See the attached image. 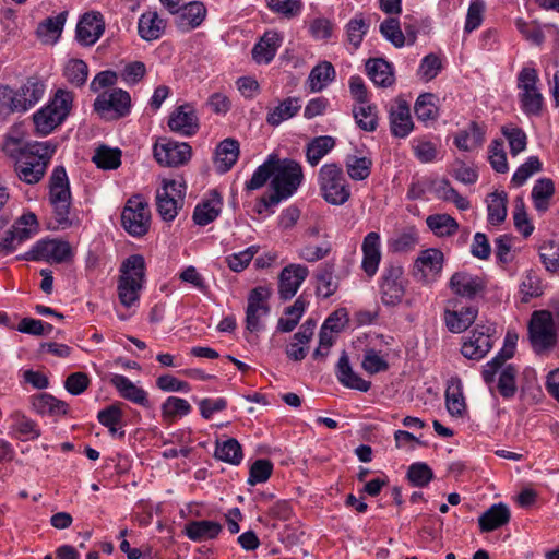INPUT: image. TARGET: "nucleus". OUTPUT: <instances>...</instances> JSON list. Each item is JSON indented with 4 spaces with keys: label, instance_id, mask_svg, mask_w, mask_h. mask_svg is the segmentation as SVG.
Returning <instances> with one entry per match:
<instances>
[{
    "label": "nucleus",
    "instance_id": "nucleus-47",
    "mask_svg": "<svg viewBox=\"0 0 559 559\" xmlns=\"http://www.w3.org/2000/svg\"><path fill=\"white\" fill-rule=\"evenodd\" d=\"M487 221L492 226H498L506 221L508 194L504 191H495L487 199Z\"/></svg>",
    "mask_w": 559,
    "mask_h": 559
},
{
    "label": "nucleus",
    "instance_id": "nucleus-1",
    "mask_svg": "<svg viewBox=\"0 0 559 559\" xmlns=\"http://www.w3.org/2000/svg\"><path fill=\"white\" fill-rule=\"evenodd\" d=\"M57 148L58 143L53 140L26 141L24 132L17 126L8 131L2 143L3 153L14 162L16 177L31 186L44 179Z\"/></svg>",
    "mask_w": 559,
    "mask_h": 559
},
{
    "label": "nucleus",
    "instance_id": "nucleus-25",
    "mask_svg": "<svg viewBox=\"0 0 559 559\" xmlns=\"http://www.w3.org/2000/svg\"><path fill=\"white\" fill-rule=\"evenodd\" d=\"M175 14L176 27L182 33H188L198 28L203 23L207 10L202 2L192 1L182 5Z\"/></svg>",
    "mask_w": 559,
    "mask_h": 559
},
{
    "label": "nucleus",
    "instance_id": "nucleus-14",
    "mask_svg": "<svg viewBox=\"0 0 559 559\" xmlns=\"http://www.w3.org/2000/svg\"><path fill=\"white\" fill-rule=\"evenodd\" d=\"M169 130L181 136H193L200 129V120L194 106L190 103L176 106L168 116Z\"/></svg>",
    "mask_w": 559,
    "mask_h": 559
},
{
    "label": "nucleus",
    "instance_id": "nucleus-48",
    "mask_svg": "<svg viewBox=\"0 0 559 559\" xmlns=\"http://www.w3.org/2000/svg\"><path fill=\"white\" fill-rule=\"evenodd\" d=\"M428 228L437 237H452L460 228L457 221L449 214H431L426 218Z\"/></svg>",
    "mask_w": 559,
    "mask_h": 559
},
{
    "label": "nucleus",
    "instance_id": "nucleus-42",
    "mask_svg": "<svg viewBox=\"0 0 559 559\" xmlns=\"http://www.w3.org/2000/svg\"><path fill=\"white\" fill-rule=\"evenodd\" d=\"M68 12H60L41 21L36 29L37 37L45 44L55 43L61 35L66 24Z\"/></svg>",
    "mask_w": 559,
    "mask_h": 559
},
{
    "label": "nucleus",
    "instance_id": "nucleus-8",
    "mask_svg": "<svg viewBox=\"0 0 559 559\" xmlns=\"http://www.w3.org/2000/svg\"><path fill=\"white\" fill-rule=\"evenodd\" d=\"M407 281L404 270L399 264H389L379 278V295L385 307H396L402 304L406 293Z\"/></svg>",
    "mask_w": 559,
    "mask_h": 559
},
{
    "label": "nucleus",
    "instance_id": "nucleus-30",
    "mask_svg": "<svg viewBox=\"0 0 559 559\" xmlns=\"http://www.w3.org/2000/svg\"><path fill=\"white\" fill-rule=\"evenodd\" d=\"M478 309L474 306L461 307L460 309L444 310L443 319L445 326L452 333L466 331L476 320Z\"/></svg>",
    "mask_w": 559,
    "mask_h": 559
},
{
    "label": "nucleus",
    "instance_id": "nucleus-23",
    "mask_svg": "<svg viewBox=\"0 0 559 559\" xmlns=\"http://www.w3.org/2000/svg\"><path fill=\"white\" fill-rule=\"evenodd\" d=\"M317 322L313 319H307L299 328L298 332L293 335L292 341L287 344L285 353L288 359L293 361H301L308 354V344L311 341Z\"/></svg>",
    "mask_w": 559,
    "mask_h": 559
},
{
    "label": "nucleus",
    "instance_id": "nucleus-17",
    "mask_svg": "<svg viewBox=\"0 0 559 559\" xmlns=\"http://www.w3.org/2000/svg\"><path fill=\"white\" fill-rule=\"evenodd\" d=\"M105 22L99 12H88L81 16L75 28V39L81 46H93L104 34Z\"/></svg>",
    "mask_w": 559,
    "mask_h": 559
},
{
    "label": "nucleus",
    "instance_id": "nucleus-49",
    "mask_svg": "<svg viewBox=\"0 0 559 559\" xmlns=\"http://www.w3.org/2000/svg\"><path fill=\"white\" fill-rule=\"evenodd\" d=\"M519 370L512 365L508 364L506 367L499 369L497 376V391L504 400H511L515 396L518 391L516 377Z\"/></svg>",
    "mask_w": 559,
    "mask_h": 559
},
{
    "label": "nucleus",
    "instance_id": "nucleus-58",
    "mask_svg": "<svg viewBox=\"0 0 559 559\" xmlns=\"http://www.w3.org/2000/svg\"><path fill=\"white\" fill-rule=\"evenodd\" d=\"M306 309V302L299 297L295 302L285 309V317L278 319L277 331L288 333L298 324Z\"/></svg>",
    "mask_w": 559,
    "mask_h": 559
},
{
    "label": "nucleus",
    "instance_id": "nucleus-61",
    "mask_svg": "<svg viewBox=\"0 0 559 559\" xmlns=\"http://www.w3.org/2000/svg\"><path fill=\"white\" fill-rule=\"evenodd\" d=\"M501 132L508 141L510 154L516 156L527 146V135L524 130L514 124L503 126Z\"/></svg>",
    "mask_w": 559,
    "mask_h": 559
},
{
    "label": "nucleus",
    "instance_id": "nucleus-44",
    "mask_svg": "<svg viewBox=\"0 0 559 559\" xmlns=\"http://www.w3.org/2000/svg\"><path fill=\"white\" fill-rule=\"evenodd\" d=\"M445 406L452 417H463L466 412V402L463 385L460 379H452L445 390Z\"/></svg>",
    "mask_w": 559,
    "mask_h": 559
},
{
    "label": "nucleus",
    "instance_id": "nucleus-15",
    "mask_svg": "<svg viewBox=\"0 0 559 559\" xmlns=\"http://www.w3.org/2000/svg\"><path fill=\"white\" fill-rule=\"evenodd\" d=\"M153 152L156 162L167 167L185 165L192 156V148L188 143L170 140L155 144Z\"/></svg>",
    "mask_w": 559,
    "mask_h": 559
},
{
    "label": "nucleus",
    "instance_id": "nucleus-39",
    "mask_svg": "<svg viewBox=\"0 0 559 559\" xmlns=\"http://www.w3.org/2000/svg\"><path fill=\"white\" fill-rule=\"evenodd\" d=\"M119 282H145L146 263L141 254H131L122 261L119 267Z\"/></svg>",
    "mask_w": 559,
    "mask_h": 559
},
{
    "label": "nucleus",
    "instance_id": "nucleus-37",
    "mask_svg": "<svg viewBox=\"0 0 559 559\" xmlns=\"http://www.w3.org/2000/svg\"><path fill=\"white\" fill-rule=\"evenodd\" d=\"M32 406L34 412L41 416L59 417L69 413L68 403L48 393L34 396Z\"/></svg>",
    "mask_w": 559,
    "mask_h": 559
},
{
    "label": "nucleus",
    "instance_id": "nucleus-51",
    "mask_svg": "<svg viewBox=\"0 0 559 559\" xmlns=\"http://www.w3.org/2000/svg\"><path fill=\"white\" fill-rule=\"evenodd\" d=\"M372 160L368 156L348 154L345 157V168L348 177L354 181H362L371 174Z\"/></svg>",
    "mask_w": 559,
    "mask_h": 559
},
{
    "label": "nucleus",
    "instance_id": "nucleus-33",
    "mask_svg": "<svg viewBox=\"0 0 559 559\" xmlns=\"http://www.w3.org/2000/svg\"><path fill=\"white\" fill-rule=\"evenodd\" d=\"M223 199L221 194L213 190L210 198L200 202L193 211L192 219L195 225L206 226L214 222L221 214Z\"/></svg>",
    "mask_w": 559,
    "mask_h": 559
},
{
    "label": "nucleus",
    "instance_id": "nucleus-45",
    "mask_svg": "<svg viewBox=\"0 0 559 559\" xmlns=\"http://www.w3.org/2000/svg\"><path fill=\"white\" fill-rule=\"evenodd\" d=\"M335 139L330 135L313 138L306 145V160L312 167L317 166L335 147Z\"/></svg>",
    "mask_w": 559,
    "mask_h": 559
},
{
    "label": "nucleus",
    "instance_id": "nucleus-18",
    "mask_svg": "<svg viewBox=\"0 0 559 559\" xmlns=\"http://www.w3.org/2000/svg\"><path fill=\"white\" fill-rule=\"evenodd\" d=\"M309 275V270L302 264H288L278 276V296L282 300L292 299Z\"/></svg>",
    "mask_w": 559,
    "mask_h": 559
},
{
    "label": "nucleus",
    "instance_id": "nucleus-9",
    "mask_svg": "<svg viewBox=\"0 0 559 559\" xmlns=\"http://www.w3.org/2000/svg\"><path fill=\"white\" fill-rule=\"evenodd\" d=\"M528 336L536 353L551 348L556 343L554 318L548 310H536L528 323Z\"/></svg>",
    "mask_w": 559,
    "mask_h": 559
},
{
    "label": "nucleus",
    "instance_id": "nucleus-26",
    "mask_svg": "<svg viewBox=\"0 0 559 559\" xmlns=\"http://www.w3.org/2000/svg\"><path fill=\"white\" fill-rule=\"evenodd\" d=\"M487 126L484 122L471 121L465 129L454 135V145L462 152L479 148L486 141Z\"/></svg>",
    "mask_w": 559,
    "mask_h": 559
},
{
    "label": "nucleus",
    "instance_id": "nucleus-21",
    "mask_svg": "<svg viewBox=\"0 0 559 559\" xmlns=\"http://www.w3.org/2000/svg\"><path fill=\"white\" fill-rule=\"evenodd\" d=\"M361 252V269L369 278H372L377 274L382 260L381 236L379 233L369 231L364 237Z\"/></svg>",
    "mask_w": 559,
    "mask_h": 559
},
{
    "label": "nucleus",
    "instance_id": "nucleus-55",
    "mask_svg": "<svg viewBox=\"0 0 559 559\" xmlns=\"http://www.w3.org/2000/svg\"><path fill=\"white\" fill-rule=\"evenodd\" d=\"M353 116L357 126L361 130L366 132H373L377 130L379 118L376 105L368 103L360 106H354Z\"/></svg>",
    "mask_w": 559,
    "mask_h": 559
},
{
    "label": "nucleus",
    "instance_id": "nucleus-38",
    "mask_svg": "<svg viewBox=\"0 0 559 559\" xmlns=\"http://www.w3.org/2000/svg\"><path fill=\"white\" fill-rule=\"evenodd\" d=\"M223 530V526L215 521L201 520L190 521L185 525V535L193 542H203L216 538Z\"/></svg>",
    "mask_w": 559,
    "mask_h": 559
},
{
    "label": "nucleus",
    "instance_id": "nucleus-32",
    "mask_svg": "<svg viewBox=\"0 0 559 559\" xmlns=\"http://www.w3.org/2000/svg\"><path fill=\"white\" fill-rule=\"evenodd\" d=\"M366 73L377 86L390 87L395 83L393 64L383 58H369L366 61Z\"/></svg>",
    "mask_w": 559,
    "mask_h": 559
},
{
    "label": "nucleus",
    "instance_id": "nucleus-7",
    "mask_svg": "<svg viewBox=\"0 0 559 559\" xmlns=\"http://www.w3.org/2000/svg\"><path fill=\"white\" fill-rule=\"evenodd\" d=\"M185 182L175 179H164L162 186L156 190V210L164 222H173L180 209H182L186 197Z\"/></svg>",
    "mask_w": 559,
    "mask_h": 559
},
{
    "label": "nucleus",
    "instance_id": "nucleus-13",
    "mask_svg": "<svg viewBox=\"0 0 559 559\" xmlns=\"http://www.w3.org/2000/svg\"><path fill=\"white\" fill-rule=\"evenodd\" d=\"M94 110L99 115L111 112V118L127 117L131 111V96L122 88L103 92L94 100Z\"/></svg>",
    "mask_w": 559,
    "mask_h": 559
},
{
    "label": "nucleus",
    "instance_id": "nucleus-43",
    "mask_svg": "<svg viewBox=\"0 0 559 559\" xmlns=\"http://www.w3.org/2000/svg\"><path fill=\"white\" fill-rule=\"evenodd\" d=\"M419 242L416 227L408 226L397 231L388 240V248L393 253H407L413 251Z\"/></svg>",
    "mask_w": 559,
    "mask_h": 559
},
{
    "label": "nucleus",
    "instance_id": "nucleus-11",
    "mask_svg": "<svg viewBox=\"0 0 559 559\" xmlns=\"http://www.w3.org/2000/svg\"><path fill=\"white\" fill-rule=\"evenodd\" d=\"M271 295L272 289L269 286H257L249 292L245 320L247 331L254 333L264 328L262 318L270 313L269 299Z\"/></svg>",
    "mask_w": 559,
    "mask_h": 559
},
{
    "label": "nucleus",
    "instance_id": "nucleus-27",
    "mask_svg": "<svg viewBox=\"0 0 559 559\" xmlns=\"http://www.w3.org/2000/svg\"><path fill=\"white\" fill-rule=\"evenodd\" d=\"M283 35L277 31H266L252 48V59L258 64H269L282 46Z\"/></svg>",
    "mask_w": 559,
    "mask_h": 559
},
{
    "label": "nucleus",
    "instance_id": "nucleus-10",
    "mask_svg": "<svg viewBox=\"0 0 559 559\" xmlns=\"http://www.w3.org/2000/svg\"><path fill=\"white\" fill-rule=\"evenodd\" d=\"M443 264L444 254L440 249L421 250L414 261L412 275L421 284H432L441 276Z\"/></svg>",
    "mask_w": 559,
    "mask_h": 559
},
{
    "label": "nucleus",
    "instance_id": "nucleus-50",
    "mask_svg": "<svg viewBox=\"0 0 559 559\" xmlns=\"http://www.w3.org/2000/svg\"><path fill=\"white\" fill-rule=\"evenodd\" d=\"M334 264L324 263L316 273V293L319 297L324 299L331 297L338 287V283L334 280Z\"/></svg>",
    "mask_w": 559,
    "mask_h": 559
},
{
    "label": "nucleus",
    "instance_id": "nucleus-52",
    "mask_svg": "<svg viewBox=\"0 0 559 559\" xmlns=\"http://www.w3.org/2000/svg\"><path fill=\"white\" fill-rule=\"evenodd\" d=\"M11 428L22 442L34 441L41 436L38 424L25 415H16Z\"/></svg>",
    "mask_w": 559,
    "mask_h": 559
},
{
    "label": "nucleus",
    "instance_id": "nucleus-29",
    "mask_svg": "<svg viewBox=\"0 0 559 559\" xmlns=\"http://www.w3.org/2000/svg\"><path fill=\"white\" fill-rule=\"evenodd\" d=\"M556 194L555 181L549 177L538 178L531 190V200L534 210L543 215L549 211L552 199Z\"/></svg>",
    "mask_w": 559,
    "mask_h": 559
},
{
    "label": "nucleus",
    "instance_id": "nucleus-2",
    "mask_svg": "<svg viewBox=\"0 0 559 559\" xmlns=\"http://www.w3.org/2000/svg\"><path fill=\"white\" fill-rule=\"evenodd\" d=\"M274 174L270 182L272 193L262 195L257 204L259 214L293 197L304 181L300 163L292 158H280L275 154Z\"/></svg>",
    "mask_w": 559,
    "mask_h": 559
},
{
    "label": "nucleus",
    "instance_id": "nucleus-5",
    "mask_svg": "<svg viewBox=\"0 0 559 559\" xmlns=\"http://www.w3.org/2000/svg\"><path fill=\"white\" fill-rule=\"evenodd\" d=\"M538 83V71L534 67L525 66L516 75L520 108L527 117H540L544 111L545 98Z\"/></svg>",
    "mask_w": 559,
    "mask_h": 559
},
{
    "label": "nucleus",
    "instance_id": "nucleus-56",
    "mask_svg": "<svg viewBox=\"0 0 559 559\" xmlns=\"http://www.w3.org/2000/svg\"><path fill=\"white\" fill-rule=\"evenodd\" d=\"M214 455L217 460L231 465H239L243 459L242 448L235 438L217 442Z\"/></svg>",
    "mask_w": 559,
    "mask_h": 559
},
{
    "label": "nucleus",
    "instance_id": "nucleus-41",
    "mask_svg": "<svg viewBox=\"0 0 559 559\" xmlns=\"http://www.w3.org/2000/svg\"><path fill=\"white\" fill-rule=\"evenodd\" d=\"M514 353L515 348L512 345V343L510 345L503 344V347L497 353V355L483 367V380L489 386L491 392L492 384L496 381V376L499 369L508 365L506 364L507 360L512 358L514 356Z\"/></svg>",
    "mask_w": 559,
    "mask_h": 559
},
{
    "label": "nucleus",
    "instance_id": "nucleus-54",
    "mask_svg": "<svg viewBox=\"0 0 559 559\" xmlns=\"http://www.w3.org/2000/svg\"><path fill=\"white\" fill-rule=\"evenodd\" d=\"M275 154H270L267 158L261 164L252 174L250 180L245 183V188L248 191L258 190L270 180H272L274 174Z\"/></svg>",
    "mask_w": 559,
    "mask_h": 559
},
{
    "label": "nucleus",
    "instance_id": "nucleus-60",
    "mask_svg": "<svg viewBox=\"0 0 559 559\" xmlns=\"http://www.w3.org/2000/svg\"><path fill=\"white\" fill-rule=\"evenodd\" d=\"M67 81L73 86H83L88 78V66L82 59H70L63 70Z\"/></svg>",
    "mask_w": 559,
    "mask_h": 559
},
{
    "label": "nucleus",
    "instance_id": "nucleus-36",
    "mask_svg": "<svg viewBox=\"0 0 559 559\" xmlns=\"http://www.w3.org/2000/svg\"><path fill=\"white\" fill-rule=\"evenodd\" d=\"M301 109V99L299 97H286L276 106L269 108L266 123L271 127H278L282 122L294 118Z\"/></svg>",
    "mask_w": 559,
    "mask_h": 559
},
{
    "label": "nucleus",
    "instance_id": "nucleus-35",
    "mask_svg": "<svg viewBox=\"0 0 559 559\" xmlns=\"http://www.w3.org/2000/svg\"><path fill=\"white\" fill-rule=\"evenodd\" d=\"M510 519L509 507L502 502L495 503L478 518L479 530L483 533L492 532L507 525Z\"/></svg>",
    "mask_w": 559,
    "mask_h": 559
},
{
    "label": "nucleus",
    "instance_id": "nucleus-19",
    "mask_svg": "<svg viewBox=\"0 0 559 559\" xmlns=\"http://www.w3.org/2000/svg\"><path fill=\"white\" fill-rule=\"evenodd\" d=\"M47 91V82L40 76L34 75L15 90L21 114H25L34 108L45 96Z\"/></svg>",
    "mask_w": 559,
    "mask_h": 559
},
{
    "label": "nucleus",
    "instance_id": "nucleus-31",
    "mask_svg": "<svg viewBox=\"0 0 559 559\" xmlns=\"http://www.w3.org/2000/svg\"><path fill=\"white\" fill-rule=\"evenodd\" d=\"M167 22L156 11L148 10L138 21V34L145 41L159 39L166 29Z\"/></svg>",
    "mask_w": 559,
    "mask_h": 559
},
{
    "label": "nucleus",
    "instance_id": "nucleus-20",
    "mask_svg": "<svg viewBox=\"0 0 559 559\" xmlns=\"http://www.w3.org/2000/svg\"><path fill=\"white\" fill-rule=\"evenodd\" d=\"M390 130L393 136L404 139L414 129L411 108L406 100L397 98L389 109Z\"/></svg>",
    "mask_w": 559,
    "mask_h": 559
},
{
    "label": "nucleus",
    "instance_id": "nucleus-4",
    "mask_svg": "<svg viewBox=\"0 0 559 559\" xmlns=\"http://www.w3.org/2000/svg\"><path fill=\"white\" fill-rule=\"evenodd\" d=\"M73 103V92L58 88L48 103L33 114L34 133L39 136L51 134L67 120Z\"/></svg>",
    "mask_w": 559,
    "mask_h": 559
},
{
    "label": "nucleus",
    "instance_id": "nucleus-64",
    "mask_svg": "<svg viewBox=\"0 0 559 559\" xmlns=\"http://www.w3.org/2000/svg\"><path fill=\"white\" fill-rule=\"evenodd\" d=\"M38 221L34 213L23 214L12 226V233L21 245L37 233Z\"/></svg>",
    "mask_w": 559,
    "mask_h": 559
},
{
    "label": "nucleus",
    "instance_id": "nucleus-40",
    "mask_svg": "<svg viewBox=\"0 0 559 559\" xmlns=\"http://www.w3.org/2000/svg\"><path fill=\"white\" fill-rule=\"evenodd\" d=\"M239 143L237 140L227 138L223 140L215 151V164L219 173H227L236 164L239 157Z\"/></svg>",
    "mask_w": 559,
    "mask_h": 559
},
{
    "label": "nucleus",
    "instance_id": "nucleus-57",
    "mask_svg": "<svg viewBox=\"0 0 559 559\" xmlns=\"http://www.w3.org/2000/svg\"><path fill=\"white\" fill-rule=\"evenodd\" d=\"M145 282H119L117 281L118 299L126 308H131L139 304L141 292Z\"/></svg>",
    "mask_w": 559,
    "mask_h": 559
},
{
    "label": "nucleus",
    "instance_id": "nucleus-63",
    "mask_svg": "<svg viewBox=\"0 0 559 559\" xmlns=\"http://www.w3.org/2000/svg\"><path fill=\"white\" fill-rule=\"evenodd\" d=\"M433 471L427 463L415 462L408 466L406 478L414 487L424 488L433 479Z\"/></svg>",
    "mask_w": 559,
    "mask_h": 559
},
{
    "label": "nucleus",
    "instance_id": "nucleus-46",
    "mask_svg": "<svg viewBox=\"0 0 559 559\" xmlns=\"http://www.w3.org/2000/svg\"><path fill=\"white\" fill-rule=\"evenodd\" d=\"M370 23L365 19L362 13H356L345 25V35L347 43L356 51L362 44L365 36L368 34Z\"/></svg>",
    "mask_w": 559,
    "mask_h": 559
},
{
    "label": "nucleus",
    "instance_id": "nucleus-24",
    "mask_svg": "<svg viewBox=\"0 0 559 559\" xmlns=\"http://www.w3.org/2000/svg\"><path fill=\"white\" fill-rule=\"evenodd\" d=\"M109 382L117 390L120 397L143 408L152 406L148 393L143 388L135 385L128 377L114 373Z\"/></svg>",
    "mask_w": 559,
    "mask_h": 559
},
{
    "label": "nucleus",
    "instance_id": "nucleus-62",
    "mask_svg": "<svg viewBox=\"0 0 559 559\" xmlns=\"http://www.w3.org/2000/svg\"><path fill=\"white\" fill-rule=\"evenodd\" d=\"M543 170V163L538 156H530L527 159L521 164L511 178V183L519 188L522 187L528 178L533 175L540 173Z\"/></svg>",
    "mask_w": 559,
    "mask_h": 559
},
{
    "label": "nucleus",
    "instance_id": "nucleus-3",
    "mask_svg": "<svg viewBox=\"0 0 559 559\" xmlns=\"http://www.w3.org/2000/svg\"><path fill=\"white\" fill-rule=\"evenodd\" d=\"M48 200L52 207L50 229H68L73 225L71 217L72 194L66 168L56 166L48 180Z\"/></svg>",
    "mask_w": 559,
    "mask_h": 559
},
{
    "label": "nucleus",
    "instance_id": "nucleus-34",
    "mask_svg": "<svg viewBox=\"0 0 559 559\" xmlns=\"http://www.w3.org/2000/svg\"><path fill=\"white\" fill-rule=\"evenodd\" d=\"M336 378L338 382L345 388L357 390L360 392L369 391L371 382L364 380L358 376L349 364V358L345 352L342 353L337 366H336Z\"/></svg>",
    "mask_w": 559,
    "mask_h": 559
},
{
    "label": "nucleus",
    "instance_id": "nucleus-12",
    "mask_svg": "<svg viewBox=\"0 0 559 559\" xmlns=\"http://www.w3.org/2000/svg\"><path fill=\"white\" fill-rule=\"evenodd\" d=\"M121 223L128 234L142 237L150 229L151 212L147 203L139 200H129L122 214Z\"/></svg>",
    "mask_w": 559,
    "mask_h": 559
},
{
    "label": "nucleus",
    "instance_id": "nucleus-6",
    "mask_svg": "<svg viewBox=\"0 0 559 559\" xmlns=\"http://www.w3.org/2000/svg\"><path fill=\"white\" fill-rule=\"evenodd\" d=\"M318 185L321 197L329 204L343 205L350 199V187L337 163H326L321 166L318 173Z\"/></svg>",
    "mask_w": 559,
    "mask_h": 559
},
{
    "label": "nucleus",
    "instance_id": "nucleus-16",
    "mask_svg": "<svg viewBox=\"0 0 559 559\" xmlns=\"http://www.w3.org/2000/svg\"><path fill=\"white\" fill-rule=\"evenodd\" d=\"M492 329L486 325H477L471 336L465 340L461 347L462 355L471 360H480L492 348Z\"/></svg>",
    "mask_w": 559,
    "mask_h": 559
},
{
    "label": "nucleus",
    "instance_id": "nucleus-53",
    "mask_svg": "<svg viewBox=\"0 0 559 559\" xmlns=\"http://www.w3.org/2000/svg\"><path fill=\"white\" fill-rule=\"evenodd\" d=\"M335 79V69L329 61H322L310 72L308 81L312 92H321Z\"/></svg>",
    "mask_w": 559,
    "mask_h": 559
},
{
    "label": "nucleus",
    "instance_id": "nucleus-22",
    "mask_svg": "<svg viewBox=\"0 0 559 559\" xmlns=\"http://www.w3.org/2000/svg\"><path fill=\"white\" fill-rule=\"evenodd\" d=\"M32 260H52L57 263L69 260L72 249L68 241L39 240L29 252Z\"/></svg>",
    "mask_w": 559,
    "mask_h": 559
},
{
    "label": "nucleus",
    "instance_id": "nucleus-59",
    "mask_svg": "<svg viewBox=\"0 0 559 559\" xmlns=\"http://www.w3.org/2000/svg\"><path fill=\"white\" fill-rule=\"evenodd\" d=\"M121 155L120 148L102 145L95 151L92 160L100 169L114 170L121 165Z\"/></svg>",
    "mask_w": 559,
    "mask_h": 559
},
{
    "label": "nucleus",
    "instance_id": "nucleus-28",
    "mask_svg": "<svg viewBox=\"0 0 559 559\" xmlns=\"http://www.w3.org/2000/svg\"><path fill=\"white\" fill-rule=\"evenodd\" d=\"M451 290L461 297L473 299L486 287L484 280L468 272H455L449 282Z\"/></svg>",
    "mask_w": 559,
    "mask_h": 559
}]
</instances>
